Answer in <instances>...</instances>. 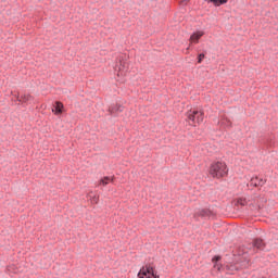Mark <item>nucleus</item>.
Returning <instances> with one entry per match:
<instances>
[{
    "label": "nucleus",
    "instance_id": "nucleus-9",
    "mask_svg": "<svg viewBox=\"0 0 278 278\" xmlns=\"http://www.w3.org/2000/svg\"><path fill=\"white\" fill-rule=\"evenodd\" d=\"M63 110H64V104L60 101H56L54 104V109H52V112H54V114L56 116H60V114H62Z\"/></svg>",
    "mask_w": 278,
    "mask_h": 278
},
{
    "label": "nucleus",
    "instance_id": "nucleus-16",
    "mask_svg": "<svg viewBox=\"0 0 278 278\" xmlns=\"http://www.w3.org/2000/svg\"><path fill=\"white\" fill-rule=\"evenodd\" d=\"M92 203H99V195H93L91 199Z\"/></svg>",
    "mask_w": 278,
    "mask_h": 278
},
{
    "label": "nucleus",
    "instance_id": "nucleus-14",
    "mask_svg": "<svg viewBox=\"0 0 278 278\" xmlns=\"http://www.w3.org/2000/svg\"><path fill=\"white\" fill-rule=\"evenodd\" d=\"M203 60H205V53L198 54V64H201V62H203Z\"/></svg>",
    "mask_w": 278,
    "mask_h": 278
},
{
    "label": "nucleus",
    "instance_id": "nucleus-15",
    "mask_svg": "<svg viewBox=\"0 0 278 278\" xmlns=\"http://www.w3.org/2000/svg\"><path fill=\"white\" fill-rule=\"evenodd\" d=\"M200 215H202V216H210V210H202L200 212Z\"/></svg>",
    "mask_w": 278,
    "mask_h": 278
},
{
    "label": "nucleus",
    "instance_id": "nucleus-10",
    "mask_svg": "<svg viewBox=\"0 0 278 278\" xmlns=\"http://www.w3.org/2000/svg\"><path fill=\"white\" fill-rule=\"evenodd\" d=\"M17 101L20 103H27L28 101H34V97L31 94H23L17 97Z\"/></svg>",
    "mask_w": 278,
    "mask_h": 278
},
{
    "label": "nucleus",
    "instance_id": "nucleus-17",
    "mask_svg": "<svg viewBox=\"0 0 278 278\" xmlns=\"http://www.w3.org/2000/svg\"><path fill=\"white\" fill-rule=\"evenodd\" d=\"M18 97H20V96H15L16 101H18Z\"/></svg>",
    "mask_w": 278,
    "mask_h": 278
},
{
    "label": "nucleus",
    "instance_id": "nucleus-5",
    "mask_svg": "<svg viewBox=\"0 0 278 278\" xmlns=\"http://www.w3.org/2000/svg\"><path fill=\"white\" fill-rule=\"evenodd\" d=\"M253 249H257V251H264L266 249V242L262 238H255L252 241Z\"/></svg>",
    "mask_w": 278,
    "mask_h": 278
},
{
    "label": "nucleus",
    "instance_id": "nucleus-2",
    "mask_svg": "<svg viewBox=\"0 0 278 278\" xmlns=\"http://www.w3.org/2000/svg\"><path fill=\"white\" fill-rule=\"evenodd\" d=\"M115 73H117V77H125L127 75V61H125V56L119 55L117 56L116 64L114 66Z\"/></svg>",
    "mask_w": 278,
    "mask_h": 278
},
{
    "label": "nucleus",
    "instance_id": "nucleus-3",
    "mask_svg": "<svg viewBox=\"0 0 278 278\" xmlns=\"http://www.w3.org/2000/svg\"><path fill=\"white\" fill-rule=\"evenodd\" d=\"M138 278H160V276L155 271V267L146 265L140 268Z\"/></svg>",
    "mask_w": 278,
    "mask_h": 278
},
{
    "label": "nucleus",
    "instance_id": "nucleus-12",
    "mask_svg": "<svg viewBox=\"0 0 278 278\" xmlns=\"http://www.w3.org/2000/svg\"><path fill=\"white\" fill-rule=\"evenodd\" d=\"M248 203L249 202L244 198H238L237 199V205H241V207H244L245 205H248Z\"/></svg>",
    "mask_w": 278,
    "mask_h": 278
},
{
    "label": "nucleus",
    "instance_id": "nucleus-6",
    "mask_svg": "<svg viewBox=\"0 0 278 278\" xmlns=\"http://www.w3.org/2000/svg\"><path fill=\"white\" fill-rule=\"evenodd\" d=\"M205 33L201 31V30H198L195 33H193L191 36H190V40L191 42H194L195 45H198L199 40H201V38H203Z\"/></svg>",
    "mask_w": 278,
    "mask_h": 278
},
{
    "label": "nucleus",
    "instance_id": "nucleus-18",
    "mask_svg": "<svg viewBox=\"0 0 278 278\" xmlns=\"http://www.w3.org/2000/svg\"><path fill=\"white\" fill-rule=\"evenodd\" d=\"M186 1H188V0H182L181 2L184 3V2H186Z\"/></svg>",
    "mask_w": 278,
    "mask_h": 278
},
{
    "label": "nucleus",
    "instance_id": "nucleus-1",
    "mask_svg": "<svg viewBox=\"0 0 278 278\" xmlns=\"http://www.w3.org/2000/svg\"><path fill=\"white\" fill-rule=\"evenodd\" d=\"M210 175H212V177H216L217 179L225 177V175H227V165L223 162L212 164L210 167Z\"/></svg>",
    "mask_w": 278,
    "mask_h": 278
},
{
    "label": "nucleus",
    "instance_id": "nucleus-11",
    "mask_svg": "<svg viewBox=\"0 0 278 278\" xmlns=\"http://www.w3.org/2000/svg\"><path fill=\"white\" fill-rule=\"evenodd\" d=\"M222 257L220 255H215L213 258H212V262L214 265V268H217V270H220V265H218V262H220Z\"/></svg>",
    "mask_w": 278,
    "mask_h": 278
},
{
    "label": "nucleus",
    "instance_id": "nucleus-13",
    "mask_svg": "<svg viewBox=\"0 0 278 278\" xmlns=\"http://www.w3.org/2000/svg\"><path fill=\"white\" fill-rule=\"evenodd\" d=\"M109 182H110V177L108 176H105L100 180V184H102V186H108Z\"/></svg>",
    "mask_w": 278,
    "mask_h": 278
},
{
    "label": "nucleus",
    "instance_id": "nucleus-4",
    "mask_svg": "<svg viewBox=\"0 0 278 278\" xmlns=\"http://www.w3.org/2000/svg\"><path fill=\"white\" fill-rule=\"evenodd\" d=\"M187 121H189V125H191V127H194L195 123H203V112L192 111L191 113H188Z\"/></svg>",
    "mask_w": 278,
    "mask_h": 278
},
{
    "label": "nucleus",
    "instance_id": "nucleus-7",
    "mask_svg": "<svg viewBox=\"0 0 278 278\" xmlns=\"http://www.w3.org/2000/svg\"><path fill=\"white\" fill-rule=\"evenodd\" d=\"M109 112L111 116H116L118 112H123V105L115 104L109 108Z\"/></svg>",
    "mask_w": 278,
    "mask_h": 278
},
{
    "label": "nucleus",
    "instance_id": "nucleus-8",
    "mask_svg": "<svg viewBox=\"0 0 278 278\" xmlns=\"http://www.w3.org/2000/svg\"><path fill=\"white\" fill-rule=\"evenodd\" d=\"M266 184V180L260 179L258 177H254L250 180V186H254V188H260V186H264Z\"/></svg>",
    "mask_w": 278,
    "mask_h": 278
}]
</instances>
